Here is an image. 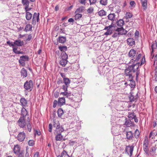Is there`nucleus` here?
Returning <instances> with one entry per match:
<instances>
[{
  "label": "nucleus",
  "instance_id": "f257e3e1",
  "mask_svg": "<svg viewBox=\"0 0 157 157\" xmlns=\"http://www.w3.org/2000/svg\"><path fill=\"white\" fill-rule=\"evenodd\" d=\"M128 67L125 70V73L126 76H129L130 78H132V73H134L138 70L139 67V65L137 63L134 64H129Z\"/></svg>",
  "mask_w": 157,
  "mask_h": 157
},
{
  "label": "nucleus",
  "instance_id": "f03ea898",
  "mask_svg": "<svg viewBox=\"0 0 157 157\" xmlns=\"http://www.w3.org/2000/svg\"><path fill=\"white\" fill-rule=\"evenodd\" d=\"M24 88L26 90L31 91L33 88V82L32 80L26 81L24 84Z\"/></svg>",
  "mask_w": 157,
  "mask_h": 157
},
{
  "label": "nucleus",
  "instance_id": "7ed1b4c3",
  "mask_svg": "<svg viewBox=\"0 0 157 157\" xmlns=\"http://www.w3.org/2000/svg\"><path fill=\"white\" fill-rule=\"evenodd\" d=\"M53 127L55 128V132H58L59 131L63 132L64 129L63 127H60L59 123L58 121H55L53 123Z\"/></svg>",
  "mask_w": 157,
  "mask_h": 157
},
{
  "label": "nucleus",
  "instance_id": "20e7f679",
  "mask_svg": "<svg viewBox=\"0 0 157 157\" xmlns=\"http://www.w3.org/2000/svg\"><path fill=\"white\" fill-rule=\"evenodd\" d=\"M145 140H144L143 144V148L144 151L147 154L148 153L149 150L148 148V141L147 139V136H146L145 137Z\"/></svg>",
  "mask_w": 157,
  "mask_h": 157
},
{
  "label": "nucleus",
  "instance_id": "39448f33",
  "mask_svg": "<svg viewBox=\"0 0 157 157\" xmlns=\"http://www.w3.org/2000/svg\"><path fill=\"white\" fill-rule=\"evenodd\" d=\"M133 149L134 146L133 145L126 146L125 148L126 152L130 156H131L132 154Z\"/></svg>",
  "mask_w": 157,
  "mask_h": 157
},
{
  "label": "nucleus",
  "instance_id": "423d86ee",
  "mask_svg": "<svg viewBox=\"0 0 157 157\" xmlns=\"http://www.w3.org/2000/svg\"><path fill=\"white\" fill-rule=\"evenodd\" d=\"M19 125L21 128H24L26 125L25 118L24 117H20L18 121Z\"/></svg>",
  "mask_w": 157,
  "mask_h": 157
},
{
  "label": "nucleus",
  "instance_id": "0eeeda50",
  "mask_svg": "<svg viewBox=\"0 0 157 157\" xmlns=\"http://www.w3.org/2000/svg\"><path fill=\"white\" fill-rule=\"evenodd\" d=\"M25 136L26 135L24 132H21L17 135V139L19 141L22 142L24 140Z\"/></svg>",
  "mask_w": 157,
  "mask_h": 157
},
{
  "label": "nucleus",
  "instance_id": "6e6552de",
  "mask_svg": "<svg viewBox=\"0 0 157 157\" xmlns=\"http://www.w3.org/2000/svg\"><path fill=\"white\" fill-rule=\"evenodd\" d=\"M39 17V13H34L33 14V18L32 20V24L33 25H35L36 22H38Z\"/></svg>",
  "mask_w": 157,
  "mask_h": 157
},
{
  "label": "nucleus",
  "instance_id": "1a4fd4ad",
  "mask_svg": "<svg viewBox=\"0 0 157 157\" xmlns=\"http://www.w3.org/2000/svg\"><path fill=\"white\" fill-rule=\"evenodd\" d=\"M63 132L59 131L58 132H55L57 135L55 137V139L57 141H61V140H65L63 136L61 135V133Z\"/></svg>",
  "mask_w": 157,
  "mask_h": 157
},
{
  "label": "nucleus",
  "instance_id": "9d476101",
  "mask_svg": "<svg viewBox=\"0 0 157 157\" xmlns=\"http://www.w3.org/2000/svg\"><path fill=\"white\" fill-rule=\"evenodd\" d=\"M141 55V54H139L137 56L136 59L135 58L132 59L129 62V64H134L135 63H137L138 64L139 66L140 63H138L137 62L139 59L140 58Z\"/></svg>",
  "mask_w": 157,
  "mask_h": 157
},
{
  "label": "nucleus",
  "instance_id": "9b49d317",
  "mask_svg": "<svg viewBox=\"0 0 157 157\" xmlns=\"http://www.w3.org/2000/svg\"><path fill=\"white\" fill-rule=\"evenodd\" d=\"M116 31L119 33V35H125L127 33V31L124 29L123 27L117 28Z\"/></svg>",
  "mask_w": 157,
  "mask_h": 157
},
{
  "label": "nucleus",
  "instance_id": "f8f14e48",
  "mask_svg": "<svg viewBox=\"0 0 157 157\" xmlns=\"http://www.w3.org/2000/svg\"><path fill=\"white\" fill-rule=\"evenodd\" d=\"M24 42L23 41L20 40H15L13 42L14 46V45L18 46H21L24 45Z\"/></svg>",
  "mask_w": 157,
  "mask_h": 157
},
{
  "label": "nucleus",
  "instance_id": "ddd939ff",
  "mask_svg": "<svg viewBox=\"0 0 157 157\" xmlns=\"http://www.w3.org/2000/svg\"><path fill=\"white\" fill-rule=\"evenodd\" d=\"M108 19L110 21H113L116 19L115 13H110L107 16Z\"/></svg>",
  "mask_w": 157,
  "mask_h": 157
},
{
  "label": "nucleus",
  "instance_id": "4468645a",
  "mask_svg": "<svg viewBox=\"0 0 157 157\" xmlns=\"http://www.w3.org/2000/svg\"><path fill=\"white\" fill-rule=\"evenodd\" d=\"M127 42L128 45L131 46H132L135 44L134 39L132 38H129L127 40Z\"/></svg>",
  "mask_w": 157,
  "mask_h": 157
},
{
  "label": "nucleus",
  "instance_id": "2eb2a0df",
  "mask_svg": "<svg viewBox=\"0 0 157 157\" xmlns=\"http://www.w3.org/2000/svg\"><path fill=\"white\" fill-rule=\"evenodd\" d=\"M141 2L143 10H145L147 8V0H141Z\"/></svg>",
  "mask_w": 157,
  "mask_h": 157
},
{
  "label": "nucleus",
  "instance_id": "dca6fc26",
  "mask_svg": "<svg viewBox=\"0 0 157 157\" xmlns=\"http://www.w3.org/2000/svg\"><path fill=\"white\" fill-rule=\"evenodd\" d=\"M126 135L127 138L129 140H131L133 139V133L132 132L130 131L126 132Z\"/></svg>",
  "mask_w": 157,
  "mask_h": 157
},
{
  "label": "nucleus",
  "instance_id": "f3484780",
  "mask_svg": "<svg viewBox=\"0 0 157 157\" xmlns=\"http://www.w3.org/2000/svg\"><path fill=\"white\" fill-rule=\"evenodd\" d=\"M65 99L64 97L59 98L58 99V104L59 105H62L65 104Z\"/></svg>",
  "mask_w": 157,
  "mask_h": 157
},
{
  "label": "nucleus",
  "instance_id": "a211bd4d",
  "mask_svg": "<svg viewBox=\"0 0 157 157\" xmlns=\"http://www.w3.org/2000/svg\"><path fill=\"white\" fill-rule=\"evenodd\" d=\"M156 136H157V132H156L155 130H153L150 132L148 136V138L149 139L151 138L152 139H153Z\"/></svg>",
  "mask_w": 157,
  "mask_h": 157
},
{
  "label": "nucleus",
  "instance_id": "6ab92c4d",
  "mask_svg": "<svg viewBox=\"0 0 157 157\" xmlns=\"http://www.w3.org/2000/svg\"><path fill=\"white\" fill-rule=\"evenodd\" d=\"M131 120L129 119V120H127L124 123V125L127 127H130L133 126V122Z\"/></svg>",
  "mask_w": 157,
  "mask_h": 157
},
{
  "label": "nucleus",
  "instance_id": "aec40b11",
  "mask_svg": "<svg viewBox=\"0 0 157 157\" xmlns=\"http://www.w3.org/2000/svg\"><path fill=\"white\" fill-rule=\"evenodd\" d=\"M29 2L28 0H22V3L25 6V9L29 7Z\"/></svg>",
  "mask_w": 157,
  "mask_h": 157
},
{
  "label": "nucleus",
  "instance_id": "412c9836",
  "mask_svg": "<svg viewBox=\"0 0 157 157\" xmlns=\"http://www.w3.org/2000/svg\"><path fill=\"white\" fill-rule=\"evenodd\" d=\"M21 76L23 78H25L27 76V71L24 68H23L21 71Z\"/></svg>",
  "mask_w": 157,
  "mask_h": 157
},
{
  "label": "nucleus",
  "instance_id": "4be33fe9",
  "mask_svg": "<svg viewBox=\"0 0 157 157\" xmlns=\"http://www.w3.org/2000/svg\"><path fill=\"white\" fill-rule=\"evenodd\" d=\"M63 96H66V97L69 99H71V93L68 92L67 91H65L64 92H61L60 94Z\"/></svg>",
  "mask_w": 157,
  "mask_h": 157
},
{
  "label": "nucleus",
  "instance_id": "5701e85b",
  "mask_svg": "<svg viewBox=\"0 0 157 157\" xmlns=\"http://www.w3.org/2000/svg\"><path fill=\"white\" fill-rule=\"evenodd\" d=\"M27 114L28 113L27 110L24 107H23L21 109V115L22 116L21 117H24V118H25V116L27 115Z\"/></svg>",
  "mask_w": 157,
  "mask_h": 157
},
{
  "label": "nucleus",
  "instance_id": "b1692460",
  "mask_svg": "<svg viewBox=\"0 0 157 157\" xmlns=\"http://www.w3.org/2000/svg\"><path fill=\"white\" fill-rule=\"evenodd\" d=\"M136 54V51L134 49L130 50L128 53V56L130 57H133Z\"/></svg>",
  "mask_w": 157,
  "mask_h": 157
},
{
  "label": "nucleus",
  "instance_id": "393cba45",
  "mask_svg": "<svg viewBox=\"0 0 157 157\" xmlns=\"http://www.w3.org/2000/svg\"><path fill=\"white\" fill-rule=\"evenodd\" d=\"M61 59H67L68 58V56L65 51H63L60 55Z\"/></svg>",
  "mask_w": 157,
  "mask_h": 157
},
{
  "label": "nucleus",
  "instance_id": "a878e982",
  "mask_svg": "<svg viewBox=\"0 0 157 157\" xmlns=\"http://www.w3.org/2000/svg\"><path fill=\"white\" fill-rule=\"evenodd\" d=\"M20 148L19 146L18 145H15L13 151L15 154H18L19 153Z\"/></svg>",
  "mask_w": 157,
  "mask_h": 157
},
{
  "label": "nucleus",
  "instance_id": "bb28decb",
  "mask_svg": "<svg viewBox=\"0 0 157 157\" xmlns=\"http://www.w3.org/2000/svg\"><path fill=\"white\" fill-rule=\"evenodd\" d=\"M20 102L22 105L23 106H25L27 104V101L24 98H21L20 100Z\"/></svg>",
  "mask_w": 157,
  "mask_h": 157
},
{
  "label": "nucleus",
  "instance_id": "cd10ccee",
  "mask_svg": "<svg viewBox=\"0 0 157 157\" xmlns=\"http://www.w3.org/2000/svg\"><path fill=\"white\" fill-rule=\"evenodd\" d=\"M66 41V37L63 36H60L58 38V41L61 43H63Z\"/></svg>",
  "mask_w": 157,
  "mask_h": 157
},
{
  "label": "nucleus",
  "instance_id": "c85d7f7f",
  "mask_svg": "<svg viewBox=\"0 0 157 157\" xmlns=\"http://www.w3.org/2000/svg\"><path fill=\"white\" fill-rule=\"evenodd\" d=\"M32 17V14L29 12H27L26 13L25 17L26 19L27 20H31Z\"/></svg>",
  "mask_w": 157,
  "mask_h": 157
},
{
  "label": "nucleus",
  "instance_id": "c756f323",
  "mask_svg": "<svg viewBox=\"0 0 157 157\" xmlns=\"http://www.w3.org/2000/svg\"><path fill=\"white\" fill-rule=\"evenodd\" d=\"M124 21L122 19H120L117 22V25L119 27H122L124 24Z\"/></svg>",
  "mask_w": 157,
  "mask_h": 157
},
{
  "label": "nucleus",
  "instance_id": "7c9ffc66",
  "mask_svg": "<svg viewBox=\"0 0 157 157\" xmlns=\"http://www.w3.org/2000/svg\"><path fill=\"white\" fill-rule=\"evenodd\" d=\"M67 59H61L59 62V64L63 66H65L67 63Z\"/></svg>",
  "mask_w": 157,
  "mask_h": 157
},
{
  "label": "nucleus",
  "instance_id": "2f4dec72",
  "mask_svg": "<svg viewBox=\"0 0 157 157\" xmlns=\"http://www.w3.org/2000/svg\"><path fill=\"white\" fill-rule=\"evenodd\" d=\"M20 59L25 62L29 60V57L27 55L23 56L20 57Z\"/></svg>",
  "mask_w": 157,
  "mask_h": 157
},
{
  "label": "nucleus",
  "instance_id": "473e14b6",
  "mask_svg": "<svg viewBox=\"0 0 157 157\" xmlns=\"http://www.w3.org/2000/svg\"><path fill=\"white\" fill-rule=\"evenodd\" d=\"M32 26L31 25L29 24H27L25 27V31L27 32L29 31H31L32 29Z\"/></svg>",
  "mask_w": 157,
  "mask_h": 157
},
{
  "label": "nucleus",
  "instance_id": "72a5a7b5",
  "mask_svg": "<svg viewBox=\"0 0 157 157\" xmlns=\"http://www.w3.org/2000/svg\"><path fill=\"white\" fill-rule=\"evenodd\" d=\"M157 48V42L155 41L151 45V48L152 49V51L151 52V54H152V53L153 52V50L154 49H156Z\"/></svg>",
  "mask_w": 157,
  "mask_h": 157
},
{
  "label": "nucleus",
  "instance_id": "f704fd0d",
  "mask_svg": "<svg viewBox=\"0 0 157 157\" xmlns=\"http://www.w3.org/2000/svg\"><path fill=\"white\" fill-rule=\"evenodd\" d=\"M62 157H72L71 156H69L68 154L67 151L65 150H63L61 154Z\"/></svg>",
  "mask_w": 157,
  "mask_h": 157
},
{
  "label": "nucleus",
  "instance_id": "c9c22d12",
  "mask_svg": "<svg viewBox=\"0 0 157 157\" xmlns=\"http://www.w3.org/2000/svg\"><path fill=\"white\" fill-rule=\"evenodd\" d=\"M135 113L134 112L129 113L128 116L129 119L131 120L133 119L135 117Z\"/></svg>",
  "mask_w": 157,
  "mask_h": 157
},
{
  "label": "nucleus",
  "instance_id": "e433bc0d",
  "mask_svg": "<svg viewBox=\"0 0 157 157\" xmlns=\"http://www.w3.org/2000/svg\"><path fill=\"white\" fill-rule=\"evenodd\" d=\"M63 113V110L61 109H59L57 111V114L59 117H61Z\"/></svg>",
  "mask_w": 157,
  "mask_h": 157
},
{
  "label": "nucleus",
  "instance_id": "4c0bfd02",
  "mask_svg": "<svg viewBox=\"0 0 157 157\" xmlns=\"http://www.w3.org/2000/svg\"><path fill=\"white\" fill-rule=\"evenodd\" d=\"M119 33H118V32L116 31V32H114L113 35L112 37L113 38H116L117 40H118V38L120 36V35Z\"/></svg>",
  "mask_w": 157,
  "mask_h": 157
},
{
  "label": "nucleus",
  "instance_id": "58836bf2",
  "mask_svg": "<svg viewBox=\"0 0 157 157\" xmlns=\"http://www.w3.org/2000/svg\"><path fill=\"white\" fill-rule=\"evenodd\" d=\"M106 30H107V31L104 33V35L107 36L108 35H111L112 33L113 32L112 29H106Z\"/></svg>",
  "mask_w": 157,
  "mask_h": 157
},
{
  "label": "nucleus",
  "instance_id": "ea45409f",
  "mask_svg": "<svg viewBox=\"0 0 157 157\" xmlns=\"http://www.w3.org/2000/svg\"><path fill=\"white\" fill-rule=\"evenodd\" d=\"M63 82L65 85H67L68 86L69 85V84L70 82V80L69 78H64V79L63 80Z\"/></svg>",
  "mask_w": 157,
  "mask_h": 157
},
{
  "label": "nucleus",
  "instance_id": "a19ab883",
  "mask_svg": "<svg viewBox=\"0 0 157 157\" xmlns=\"http://www.w3.org/2000/svg\"><path fill=\"white\" fill-rule=\"evenodd\" d=\"M82 17V15L81 14L76 13L75 16V18L76 20H78L81 18Z\"/></svg>",
  "mask_w": 157,
  "mask_h": 157
},
{
  "label": "nucleus",
  "instance_id": "79ce46f5",
  "mask_svg": "<svg viewBox=\"0 0 157 157\" xmlns=\"http://www.w3.org/2000/svg\"><path fill=\"white\" fill-rule=\"evenodd\" d=\"M84 7L83 6H81L78 8L75 12V13H81L84 10Z\"/></svg>",
  "mask_w": 157,
  "mask_h": 157
},
{
  "label": "nucleus",
  "instance_id": "37998d69",
  "mask_svg": "<svg viewBox=\"0 0 157 157\" xmlns=\"http://www.w3.org/2000/svg\"><path fill=\"white\" fill-rule=\"evenodd\" d=\"M98 13L99 15L103 16L106 15V13L104 10H101L98 12Z\"/></svg>",
  "mask_w": 157,
  "mask_h": 157
},
{
  "label": "nucleus",
  "instance_id": "c03bdc74",
  "mask_svg": "<svg viewBox=\"0 0 157 157\" xmlns=\"http://www.w3.org/2000/svg\"><path fill=\"white\" fill-rule=\"evenodd\" d=\"M140 135V132L138 129H136L135 132L134 136L136 139L138 138Z\"/></svg>",
  "mask_w": 157,
  "mask_h": 157
},
{
  "label": "nucleus",
  "instance_id": "a18cd8bd",
  "mask_svg": "<svg viewBox=\"0 0 157 157\" xmlns=\"http://www.w3.org/2000/svg\"><path fill=\"white\" fill-rule=\"evenodd\" d=\"M100 2L101 5L105 6L107 4L108 0H100Z\"/></svg>",
  "mask_w": 157,
  "mask_h": 157
},
{
  "label": "nucleus",
  "instance_id": "49530a36",
  "mask_svg": "<svg viewBox=\"0 0 157 157\" xmlns=\"http://www.w3.org/2000/svg\"><path fill=\"white\" fill-rule=\"evenodd\" d=\"M59 49L62 52L66 51L67 50V47L66 46H59Z\"/></svg>",
  "mask_w": 157,
  "mask_h": 157
},
{
  "label": "nucleus",
  "instance_id": "de8ad7c7",
  "mask_svg": "<svg viewBox=\"0 0 157 157\" xmlns=\"http://www.w3.org/2000/svg\"><path fill=\"white\" fill-rule=\"evenodd\" d=\"M132 16V14L130 12H127L126 15V17L127 19L130 18Z\"/></svg>",
  "mask_w": 157,
  "mask_h": 157
},
{
  "label": "nucleus",
  "instance_id": "09e8293b",
  "mask_svg": "<svg viewBox=\"0 0 157 157\" xmlns=\"http://www.w3.org/2000/svg\"><path fill=\"white\" fill-rule=\"evenodd\" d=\"M34 144V141L33 140H30L29 141V144L30 146H32Z\"/></svg>",
  "mask_w": 157,
  "mask_h": 157
},
{
  "label": "nucleus",
  "instance_id": "8fccbe9b",
  "mask_svg": "<svg viewBox=\"0 0 157 157\" xmlns=\"http://www.w3.org/2000/svg\"><path fill=\"white\" fill-rule=\"evenodd\" d=\"M13 52L16 54H17V52H18L19 51L17 50V47L15 46H13Z\"/></svg>",
  "mask_w": 157,
  "mask_h": 157
},
{
  "label": "nucleus",
  "instance_id": "3c124183",
  "mask_svg": "<svg viewBox=\"0 0 157 157\" xmlns=\"http://www.w3.org/2000/svg\"><path fill=\"white\" fill-rule=\"evenodd\" d=\"M19 63L21 64V66H24L25 65V62L24 61L22 60H21L20 59L19 60Z\"/></svg>",
  "mask_w": 157,
  "mask_h": 157
},
{
  "label": "nucleus",
  "instance_id": "603ef678",
  "mask_svg": "<svg viewBox=\"0 0 157 157\" xmlns=\"http://www.w3.org/2000/svg\"><path fill=\"white\" fill-rule=\"evenodd\" d=\"M27 126L28 129V131L30 132L31 130L32 127L31 125L29 123L27 124Z\"/></svg>",
  "mask_w": 157,
  "mask_h": 157
},
{
  "label": "nucleus",
  "instance_id": "864d4df0",
  "mask_svg": "<svg viewBox=\"0 0 157 157\" xmlns=\"http://www.w3.org/2000/svg\"><path fill=\"white\" fill-rule=\"evenodd\" d=\"M90 5H93L96 3V0H89Z\"/></svg>",
  "mask_w": 157,
  "mask_h": 157
},
{
  "label": "nucleus",
  "instance_id": "5fc2aeb1",
  "mask_svg": "<svg viewBox=\"0 0 157 157\" xmlns=\"http://www.w3.org/2000/svg\"><path fill=\"white\" fill-rule=\"evenodd\" d=\"M130 82H131L129 84V85L130 86L132 87H133L135 86V82L132 80H131Z\"/></svg>",
  "mask_w": 157,
  "mask_h": 157
},
{
  "label": "nucleus",
  "instance_id": "6e6d98bb",
  "mask_svg": "<svg viewBox=\"0 0 157 157\" xmlns=\"http://www.w3.org/2000/svg\"><path fill=\"white\" fill-rule=\"evenodd\" d=\"M68 86L67 85H63L62 86V89L64 90V91H67V88Z\"/></svg>",
  "mask_w": 157,
  "mask_h": 157
},
{
  "label": "nucleus",
  "instance_id": "4d7b16f0",
  "mask_svg": "<svg viewBox=\"0 0 157 157\" xmlns=\"http://www.w3.org/2000/svg\"><path fill=\"white\" fill-rule=\"evenodd\" d=\"M94 9L92 7H90L87 10V12L89 13H91L93 11Z\"/></svg>",
  "mask_w": 157,
  "mask_h": 157
},
{
  "label": "nucleus",
  "instance_id": "13d9d810",
  "mask_svg": "<svg viewBox=\"0 0 157 157\" xmlns=\"http://www.w3.org/2000/svg\"><path fill=\"white\" fill-rule=\"evenodd\" d=\"M130 100V101H134L136 100V99L132 95H131L129 97Z\"/></svg>",
  "mask_w": 157,
  "mask_h": 157
},
{
  "label": "nucleus",
  "instance_id": "bf43d9fd",
  "mask_svg": "<svg viewBox=\"0 0 157 157\" xmlns=\"http://www.w3.org/2000/svg\"><path fill=\"white\" fill-rule=\"evenodd\" d=\"M52 124H49V126H48V131L50 132H52Z\"/></svg>",
  "mask_w": 157,
  "mask_h": 157
},
{
  "label": "nucleus",
  "instance_id": "052dcab7",
  "mask_svg": "<svg viewBox=\"0 0 157 157\" xmlns=\"http://www.w3.org/2000/svg\"><path fill=\"white\" fill-rule=\"evenodd\" d=\"M113 27V26L111 25H109L108 26H106L105 28H104V30H106V29H112V28Z\"/></svg>",
  "mask_w": 157,
  "mask_h": 157
},
{
  "label": "nucleus",
  "instance_id": "680f3d73",
  "mask_svg": "<svg viewBox=\"0 0 157 157\" xmlns=\"http://www.w3.org/2000/svg\"><path fill=\"white\" fill-rule=\"evenodd\" d=\"M59 95V93L57 91L55 92L54 93V96L55 98H57Z\"/></svg>",
  "mask_w": 157,
  "mask_h": 157
},
{
  "label": "nucleus",
  "instance_id": "e2e57ef3",
  "mask_svg": "<svg viewBox=\"0 0 157 157\" xmlns=\"http://www.w3.org/2000/svg\"><path fill=\"white\" fill-rule=\"evenodd\" d=\"M58 101H57L56 100H55L54 101L53 103V107L54 108H55L56 107L57 104H58Z\"/></svg>",
  "mask_w": 157,
  "mask_h": 157
},
{
  "label": "nucleus",
  "instance_id": "0e129e2a",
  "mask_svg": "<svg viewBox=\"0 0 157 157\" xmlns=\"http://www.w3.org/2000/svg\"><path fill=\"white\" fill-rule=\"evenodd\" d=\"M86 0H79V2L81 4L85 5L86 3Z\"/></svg>",
  "mask_w": 157,
  "mask_h": 157
},
{
  "label": "nucleus",
  "instance_id": "69168bd1",
  "mask_svg": "<svg viewBox=\"0 0 157 157\" xmlns=\"http://www.w3.org/2000/svg\"><path fill=\"white\" fill-rule=\"evenodd\" d=\"M39 152H36L34 154L33 157H39Z\"/></svg>",
  "mask_w": 157,
  "mask_h": 157
},
{
  "label": "nucleus",
  "instance_id": "338daca9",
  "mask_svg": "<svg viewBox=\"0 0 157 157\" xmlns=\"http://www.w3.org/2000/svg\"><path fill=\"white\" fill-rule=\"evenodd\" d=\"M32 36L31 34H29L28 35V37L26 39L27 40L29 41L32 39Z\"/></svg>",
  "mask_w": 157,
  "mask_h": 157
},
{
  "label": "nucleus",
  "instance_id": "774afa93",
  "mask_svg": "<svg viewBox=\"0 0 157 157\" xmlns=\"http://www.w3.org/2000/svg\"><path fill=\"white\" fill-rule=\"evenodd\" d=\"M18 157H24V154L22 152L19 153Z\"/></svg>",
  "mask_w": 157,
  "mask_h": 157
}]
</instances>
